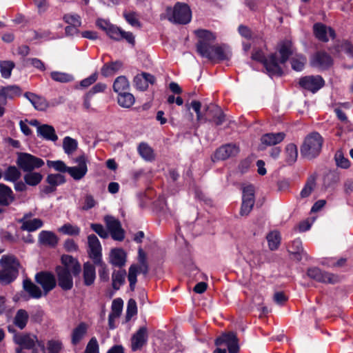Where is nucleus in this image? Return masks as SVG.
Listing matches in <instances>:
<instances>
[{"instance_id": "obj_48", "label": "nucleus", "mask_w": 353, "mask_h": 353, "mask_svg": "<svg viewBox=\"0 0 353 353\" xmlns=\"http://www.w3.org/2000/svg\"><path fill=\"white\" fill-rule=\"evenodd\" d=\"M28 314L24 310H19L14 317V324L21 330L23 329L28 322Z\"/></svg>"}, {"instance_id": "obj_37", "label": "nucleus", "mask_w": 353, "mask_h": 353, "mask_svg": "<svg viewBox=\"0 0 353 353\" xmlns=\"http://www.w3.org/2000/svg\"><path fill=\"white\" fill-rule=\"evenodd\" d=\"M23 288L34 299H39L42 296L41 289L30 280L23 281Z\"/></svg>"}, {"instance_id": "obj_58", "label": "nucleus", "mask_w": 353, "mask_h": 353, "mask_svg": "<svg viewBox=\"0 0 353 353\" xmlns=\"http://www.w3.org/2000/svg\"><path fill=\"white\" fill-rule=\"evenodd\" d=\"M47 165L60 172H67L68 166L62 161H47Z\"/></svg>"}, {"instance_id": "obj_4", "label": "nucleus", "mask_w": 353, "mask_h": 353, "mask_svg": "<svg viewBox=\"0 0 353 353\" xmlns=\"http://www.w3.org/2000/svg\"><path fill=\"white\" fill-rule=\"evenodd\" d=\"M165 14L170 21L180 24L188 23L192 18L189 6L179 2L176 3L173 8H168Z\"/></svg>"}, {"instance_id": "obj_34", "label": "nucleus", "mask_w": 353, "mask_h": 353, "mask_svg": "<svg viewBox=\"0 0 353 353\" xmlns=\"http://www.w3.org/2000/svg\"><path fill=\"white\" fill-rule=\"evenodd\" d=\"M21 229L28 232H34L41 228L43 225V222L38 218L32 219L20 223Z\"/></svg>"}, {"instance_id": "obj_9", "label": "nucleus", "mask_w": 353, "mask_h": 353, "mask_svg": "<svg viewBox=\"0 0 353 353\" xmlns=\"http://www.w3.org/2000/svg\"><path fill=\"white\" fill-rule=\"evenodd\" d=\"M74 163L78 164L77 166L68 168L67 172L75 181L82 179L88 172V159L85 154H81L73 160Z\"/></svg>"}, {"instance_id": "obj_6", "label": "nucleus", "mask_w": 353, "mask_h": 353, "mask_svg": "<svg viewBox=\"0 0 353 353\" xmlns=\"http://www.w3.org/2000/svg\"><path fill=\"white\" fill-rule=\"evenodd\" d=\"M16 163L24 172L34 171L45 164L42 159L26 152L18 153Z\"/></svg>"}, {"instance_id": "obj_40", "label": "nucleus", "mask_w": 353, "mask_h": 353, "mask_svg": "<svg viewBox=\"0 0 353 353\" xmlns=\"http://www.w3.org/2000/svg\"><path fill=\"white\" fill-rule=\"evenodd\" d=\"M117 101L120 106L129 108L134 104V97L132 94L124 92L123 93L119 94Z\"/></svg>"}, {"instance_id": "obj_53", "label": "nucleus", "mask_w": 353, "mask_h": 353, "mask_svg": "<svg viewBox=\"0 0 353 353\" xmlns=\"http://www.w3.org/2000/svg\"><path fill=\"white\" fill-rule=\"evenodd\" d=\"M307 59L305 57L301 54H296L291 59V65L293 70L296 71H301Z\"/></svg>"}, {"instance_id": "obj_57", "label": "nucleus", "mask_w": 353, "mask_h": 353, "mask_svg": "<svg viewBox=\"0 0 353 353\" xmlns=\"http://www.w3.org/2000/svg\"><path fill=\"white\" fill-rule=\"evenodd\" d=\"M123 17L126 21L133 27L139 28L141 26L137 14L134 12H123Z\"/></svg>"}, {"instance_id": "obj_60", "label": "nucleus", "mask_w": 353, "mask_h": 353, "mask_svg": "<svg viewBox=\"0 0 353 353\" xmlns=\"http://www.w3.org/2000/svg\"><path fill=\"white\" fill-rule=\"evenodd\" d=\"M84 353H99V345L96 337H92L88 343Z\"/></svg>"}, {"instance_id": "obj_54", "label": "nucleus", "mask_w": 353, "mask_h": 353, "mask_svg": "<svg viewBox=\"0 0 353 353\" xmlns=\"http://www.w3.org/2000/svg\"><path fill=\"white\" fill-rule=\"evenodd\" d=\"M122 67V63L120 61H115L109 64L105 65L102 70L101 73L104 76H110L113 74L115 72L118 71Z\"/></svg>"}, {"instance_id": "obj_39", "label": "nucleus", "mask_w": 353, "mask_h": 353, "mask_svg": "<svg viewBox=\"0 0 353 353\" xmlns=\"http://www.w3.org/2000/svg\"><path fill=\"white\" fill-rule=\"evenodd\" d=\"M285 161L288 164L294 163L298 157V150L296 145L290 143L287 145L285 150Z\"/></svg>"}, {"instance_id": "obj_26", "label": "nucleus", "mask_w": 353, "mask_h": 353, "mask_svg": "<svg viewBox=\"0 0 353 353\" xmlns=\"http://www.w3.org/2000/svg\"><path fill=\"white\" fill-rule=\"evenodd\" d=\"M126 261V254L123 249H112L110 254V263L117 267H122Z\"/></svg>"}, {"instance_id": "obj_7", "label": "nucleus", "mask_w": 353, "mask_h": 353, "mask_svg": "<svg viewBox=\"0 0 353 353\" xmlns=\"http://www.w3.org/2000/svg\"><path fill=\"white\" fill-rule=\"evenodd\" d=\"M215 345L217 347L225 345L228 347L229 353H239V346L238 339L234 332L223 334L215 340ZM214 353H227L226 349L217 347Z\"/></svg>"}, {"instance_id": "obj_51", "label": "nucleus", "mask_w": 353, "mask_h": 353, "mask_svg": "<svg viewBox=\"0 0 353 353\" xmlns=\"http://www.w3.org/2000/svg\"><path fill=\"white\" fill-rule=\"evenodd\" d=\"M212 111L214 112V117L210 119L209 121L214 123L216 125L223 124L225 121V115L219 106H212Z\"/></svg>"}, {"instance_id": "obj_17", "label": "nucleus", "mask_w": 353, "mask_h": 353, "mask_svg": "<svg viewBox=\"0 0 353 353\" xmlns=\"http://www.w3.org/2000/svg\"><path fill=\"white\" fill-rule=\"evenodd\" d=\"M108 36L116 41L125 39L127 42L134 45L135 40L133 34L130 32H125L117 26L112 25L106 32Z\"/></svg>"}, {"instance_id": "obj_27", "label": "nucleus", "mask_w": 353, "mask_h": 353, "mask_svg": "<svg viewBox=\"0 0 353 353\" xmlns=\"http://www.w3.org/2000/svg\"><path fill=\"white\" fill-rule=\"evenodd\" d=\"M24 96L30 101L34 108L38 110L43 111L48 107V103L43 97L32 92H26Z\"/></svg>"}, {"instance_id": "obj_55", "label": "nucleus", "mask_w": 353, "mask_h": 353, "mask_svg": "<svg viewBox=\"0 0 353 353\" xmlns=\"http://www.w3.org/2000/svg\"><path fill=\"white\" fill-rule=\"evenodd\" d=\"M334 159L338 167L344 169L348 168L350 167V162L348 159L344 157L342 151L338 150L335 153Z\"/></svg>"}, {"instance_id": "obj_50", "label": "nucleus", "mask_w": 353, "mask_h": 353, "mask_svg": "<svg viewBox=\"0 0 353 353\" xmlns=\"http://www.w3.org/2000/svg\"><path fill=\"white\" fill-rule=\"evenodd\" d=\"M50 77L52 80L59 83H68L73 80L72 74L59 71H53L50 73Z\"/></svg>"}, {"instance_id": "obj_64", "label": "nucleus", "mask_w": 353, "mask_h": 353, "mask_svg": "<svg viewBox=\"0 0 353 353\" xmlns=\"http://www.w3.org/2000/svg\"><path fill=\"white\" fill-rule=\"evenodd\" d=\"M90 228L94 231L100 237L106 239L108 236V233L101 224L92 223Z\"/></svg>"}, {"instance_id": "obj_5", "label": "nucleus", "mask_w": 353, "mask_h": 353, "mask_svg": "<svg viewBox=\"0 0 353 353\" xmlns=\"http://www.w3.org/2000/svg\"><path fill=\"white\" fill-rule=\"evenodd\" d=\"M196 35L199 38V41L196 44V50L198 53L205 58L212 57V52L210 51L212 45L216 36L211 32L206 30H198L195 31Z\"/></svg>"}, {"instance_id": "obj_38", "label": "nucleus", "mask_w": 353, "mask_h": 353, "mask_svg": "<svg viewBox=\"0 0 353 353\" xmlns=\"http://www.w3.org/2000/svg\"><path fill=\"white\" fill-rule=\"evenodd\" d=\"M20 170L14 165L9 166L3 174L4 180L10 182H17L21 177Z\"/></svg>"}, {"instance_id": "obj_31", "label": "nucleus", "mask_w": 353, "mask_h": 353, "mask_svg": "<svg viewBox=\"0 0 353 353\" xmlns=\"http://www.w3.org/2000/svg\"><path fill=\"white\" fill-rule=\"evenodd\" d=\"M14 199L12 190L8 186L0 183V205H8Z\"/></svg>"}, {"instance_id": "obj_59", "label": "nucleus", "mask_w": 353, "mask_h": 353, "mask_svg": "<svg viewBox=\"0 0 353 353\" xmlns=\"http://www.w3.org/2000/svg\"><path fill=\"white\" fill-rule=\"evenodd\" d=\"M62 348V343L59 340H50L47 343L48 353H59Z\"/></svg>"}, {"instance_id": "obj_14", "label": "nucleus", "mask_w": 353, "mask_h": 353, "mask_svg": "<svg viewBox=\"0 0 353 353\" xmlns=\"http://www.w3.org/2000/svg\"><path fill=\"white\" fill-rule=\"evenodd\" d=\"M37 283L41 285L44 295L52 290L56 286V279L53 274L49 272H39L35 276Z\"/></svg>"}, {"instance_id": "obj_29", "label": "nucleus", "mask_w": 353, "mask_h": 353, "mask_svg": "<svg viewBox=\"0 0 353 353\" xmlns=\"http://www.w3.org/2000/svg\"><path fill=\"white\" fill-rule=\"evenodd\" d=\"M37 134L46 140L55 141L58 139L54 128L50 125L43 124L39 126L37 129Z\"/></svg>"}, {"instance_id": "obj_32", "label": "nucleus", "mask_w": 353, "mask_h": 353, "mask_svg": "<svg viewBox=\"0 0 353 353\" xmlns=\"http://www.w3.org/2000/svg\"><path fill=\"white\" fill-rule=\"evenodd\" d=\"M285 136L283 132L268 133L262 136L261 141L263 144L266 145H273L281 142Z\"/></svg>"}, {"instance_id": "obj_36", "label": "nucleus", "mask_w": 353, "mask_h": 353, "mask_svg": "<svg viewBox=\"0 0 353 353\" xmlns=\"http://www.w3.org/2000/svg\"><path fill=\"white\" fill-rule=\"evenodd\" d=\"M23 176L24 182L30 186H36L41 183L43 179V175L38 172L29 171Z\"/></svg>"}, {"instance_id": "obj_52", "label": "nucleus", "mask_w": 353, "mask_h": 353, "mask_svg": "<svg viewBox=\"0 0 353 353\" xmlns=\"http://www.w3.org/2000/svg\"><path fill=\"white\" fill-rule=\"evenodd\" d=\"M58 231L63 234L77 236L79 234L81 229L77 225L70 223H65L59 228Z\"/></svg>"}, {"instance_id": "obj_16", "label": "nucleus", "mask_w": 353, "mask_h": 353, "mask_svg": "<svg viewBox=\"0 0 353 353\" xmlns=\"http://www.w3.org/2000/svg\"><path fill=\"white\" fill-rule=\"evenodd\" d=\"M299 85L304 89L315 92L323 86L324 81L319 75L306 76L300 79Z\"/></svg>"}, {"instance_id": "obj_13", "label": "nucleus", "mask_w": 353, "mask_h": 353, "mask_svg": "<svg viewBox=\"0 0 353 353\" xmlns=\"http://www.w3.org/2000/svg\"><path fill=\"white\" fill-rule=\"evenodd\" d=\"M310 63L314 68L319 70H325L332 65L333 60L327 52L319 51L311 57Z\"/></svg>"}, {"instance_id": "obj_20", "label": "nucleus", "mask_w": 353, "mask_h": 353, "mask_svg": "<svg viewBox=\"0 0 353 353\" xmlns=\"http://www.w3.org/2000/svg\"><path fill=\"white\" fill-rule=\"evenodd\" d=\"M155 81L156 79L152 74L147 72H142L134 77V84L138 90H145L149 84H154Z\"/></svg>"}, {"instance_id": "obj_23", "label": "nucleus", "mask_w": 353, "mask_h": 353, "mask_svg": "<svg viewBox=\"0 0 353 353\" xmlns=\"http://www.w3.org/2000/svg\"><path fill=\"white\" fill-rule=\"evenodd\" d=\"M148 272V265L146 263V270L144 271L143 263H139V265L133 264L132 265L128 271V281L130 283V287L132 290H134L135 285L137 283V276L138 273H143L146 274Z\"/></svg>"}, {"instance_id": "obj_30", "label": "nucleus", "mask_w": 353, "mask_h": 353, "mask_svg": "<svg viewBox=\"0 0 353 353\" xmlns=\"http://www.w3.org/2000/svg\"><path fill=\"white\" fill-rule=\"evenodd\" d=\"M39 241L41 244L54 247L57 244L58 238L54 232L43 230L39 234Z\"/></svg>"}, {"instance_id": "obj_43", "label": "nucleus", "mask_w": 353, "mask_h": 353, "mask_svg": "<svg viewBox=\"0 0 353 353\" xmlns=\"http://www.w3.org/2000/svg\"><path fill=\"white\" fill-rule=\"evenodd\" d=\"M128 81L123 76H120L117 77L113 84V89L114 92L119 94L123 93L128 89Z\"/></svg>"}, {"instance_id": "obj_18", "label": "nucleus", "mask_w": 353, "mask_h": 353, "mask_svg": "<svg viewBox=\"0 0 353 353\" xmlns=\"http://www.w3.org/2000/svg\"><path fill=\"white\" fill-rule=\"evenodd\" d=\"M88 243L90 257L93 260L94 263H101V260H102L101 245L99 240L94 234H90L88 236Z\"/></svg>"}, {"instance_id": "obj_63", "label": "nucleus", "mask_w": 353, "mask_h": 353, "mask_svg": "<svg viewBox=\"0 0 353 353\" xmlns=\"http://www.w3.org/2000/svg\"><path fill=\"white\" fill-rule=\"evenodd\" d=\"M137 313V307L136 301L134 299H130L128 302L126 319L130 320L134 315Z\"/></svg>"}, {"instance_id": "obj_41", "label": "nucleus", "mask_w": 353, "mask_h": 353, "mask_svg": "<svg viewBox=\"0 0 353 353\" xmlns=\"http://www.w3.org/2000/svg\"><path fill=\"white\" fill-rule=\"evenodd\" d=\"M316 187V178L314 176H310L306 183L305 184L303 188L300 192V197L301 199L307 198L308 197L314 189Z\"/></svg>"}, {"instance_id": "obj_49", "label": "nucleus", "mask_w": 353, "mask_h": 353, "mask_svg": "<svg viewBox=\"0 0 353 353\" xmlns=\"http://www.w3.org/2000/svg\"><path fill=\"white\" fill-rule=\"evenodd\" d=\"M46 182L57 189L58 185L65 182V176L61 174H50L46 176Z\"/></svg>"}, {"instance_id": "obj_25", "label": "nucleus", "mask_w": 353, "mask_h": 353, "mask_svg": "<svg viewBox=\"0 0 353 353\" xmlns=\"http://www.w3.org/2000/svg\"><path fill=\"white\" fill-rule=\"evenodd\" d=\"M147 341V329L145 327L139 330L132 337V350L136 351L140 349Z\"/></svg>"}, {"instance_id": "obj_3", "label": "nucleus", "mask_w": 353, "mask_h": 353, "mask_svg": "<svg viewBox=\"0 0 353 353\" xmlns=\"http://www.w3.org/2000/svg\"><path fill=\"white\" fill-rule=\"evenodd\" d=\"M0 280L6 283L12 282L18 274L19 263L13 255H3L0 259Z\"/></svg>"}, {"instance_id": "obj_15", "label": "nucleus", "mask_w": 353, "mask_h": 353, "mask_svg": "<svg viewBox=\"0 0 353 353\" xmlns=\"http://www.w3.org/2000/svg\"><path fill=\"white\" fill-rule=\"evenodd\" d=\"M70 272L67 268H56L58 285L63 290L68 291L73 287V279Z\"/></svg>"}, {"instance_id": "obj_22", "label": "nucleus", "mask_w": 353, "mask_h": 353, "mask_svg": "<svg viewBox=\"0 0 353 353\" xmlns=\"http://www.w3.org/2000/svg\"><path fill=\"white\" fill-rule=\"evenodd\" d=\"M21 89L15 85L1 87L0 88V101L6 103L7 99H12L17 97L21 96Z\"/></svg>"}, {"instance_id": "obj_62", "label": "nucleus", "mask_w": 353, "mask_h": 353, "mask_svg": "<svg viewBox=\"0 0 353 353\" xmlns=\"http://www.w3.org/2000/svg\"><path fill=\"white\" fill-rule=\"evenodd\" d=\"M65 21L73 27H79L81 26L80 17L76 14H68L64 16Z\"/></svg>"}, {"instance_id": "obj_12", "label": "nucleus", "mask_w": 353, "mask_h": 353, "mask_svg": "<svg viewBox=\"0 0 353 353\" xmlns=\"http://www.w3.org/2000/svg\"><path fill=\"white\" fill-rule=\"evenodd\" d=\"M104 221L112 238L115 241H123L125 237V231L120 221L112 216H105Z\"/></svg>"}, {"instance_id": "obj_10", "label": "nucleus", "mask_w": 353, "mask_h": 353, "mask_svg": "<svg viewBox=\"0 0 353 353\" xmlns=\"http://www.w3.org/2000/svg\"><path fill=\"white\" fill-rule=\"evenodd\" d=\"M14 341L19 345L18 347H21V350L23 348L32 349L37 343L41 350L45 352L44 343L42 341H39L34 335L28 334H16L14 336Z\"/></svg>"}, {"instance_id": "obj_46", "label": "nucleus", "mask_w": 353, "mask_h": 353, "mask_svg": "<svg viewBox=\"0 0 353 353\" xmlns=\"http://www.w3.org/2000/svg\"><path fill=\"white\" fill-rule=\"evenodd\" d=\"M15 64L12 61H0V72L4 79H9L11 76L12 71Z\"/></svg>"}, {"instance_id": "obj_28", "label": "nucleus", "mask_w": 353, "mask_h": 353, "mask_svg": "<svg viewBox=\"0 0 353 353\" xmlns=\"http://www.w3.org/2000/svg\"><path fill=\"white\" fill-rule=\"evenodd\" d=\"M83 283L87 286L92 285L94 282L96 278L95 268L89 262L83 264Z\"/></svg>"}, {"instance_id": "obj_47", "label": "nucleus", "mask_w": 353, "mask_h": 353, "mask_svg": "<svg viewBox=\"0 0 353 353\" xmlns=\"http://www.w3.org/2000/svg\"><path fill=\"white\" fill-rule=\"evenodd\" d=\"M268 246L271 250H276L281 243V236L279 232L272 231L267 236Z\"/></svg>"}, {"instance_id": "obj_21", "label": "nucleus", "mask_w": 353, "mask_h": 353, "mask_svg": "<svg viewBox=\"0 0 353 353\" xmlns=\"http://www.w3.org/2000/svg\"><path fill=\"white\" fill-rule=\"evenodd\" d=\"M314 33L319 40L324 42L327 41L329 38H334L335 36L333 29L320 23L314 25Z\"/></svg>"}, {"instance_id": "obj_2", "label": "nucleus", "mask_w": 353, "mask_h": 353, "mask_svg": "<svg viewBox=\"0 0 353 353\" xmlns=\"http://www.w3.org/2000/svg\"><path fill=\"white\" fill-rule=\"evenodd\" d=\"M323 143V139L318 132L308 134L301 148V155L309 159L315 158L320 154Z\"/></svg>"}, {"instance_id": "obj_35", "label": "nucleus", "mask_w": 353, "mask_h": 353, "mask_svg": "<svg viewBox=\"0 0 353 353\" xmlns=\"http://www.w3.org/2000/svg\"><path fill=\"white\" fill-rule=\"evenodd\" d=\"M88 326L85 323H81L75 327L72 334V343L78 344L86 334Z\"/></svg>"}, {"instance_id": "obj_61", "label": "nucleus", "mask_w": 353, "mask_h": 353, "mask_svg": "<svg viewBox=\"0 0 353 353\" xmlns=\"http://www.w3.org/2000/svg\"><path fill=\"white\" fill-rule=\"evenodd\" d=\"M96 205L97 201L94 196L91 194H87L83 198V205L81 206V209L83 210H88L94 208Z\"/></svg>"}, {"instance_id": "obj_11", "label": "nucleus", "mask_w": 353, "mask_h": 353, "mask_svg": "<svg viewBox=\"0 0 353 353\" xmlns=\"http://www.w3.org/2000/svg\"><path fill=\"white\" fill-rule=\"evenodd\" d=\"M307 274L310 279L320 283L334 284L339 281L336 275L323 271L316 267L309 268Z\"/></svg>"}, {"instance_id": "obj_44", "label": "nucleus", "mask_w": 353, "mask_h": 353, "mask_svg": "<svg viewBox=\"0 0 353 353\" xmlns=\"http://www.w3.org/2000/svg\"><path fill=\"white\" fill-rule=\"evenodd\" d=\"M78 143L77 141L70 137H65L63 141V148L64 152L70 155L73 154L77 149Z\"/></svg>"}, {"instance_id": "obj_24", "label": "nucleus", "mask_w": 353, "mask_h": 353, "mask_svg": "<svg viewBox=\"0 0 353 353\" xmlns=\"http://www.w3.org/2000/svg\"><path fill=\"white\" fill-rule=\"evenodd\" d=\"M61 261L63 266H58L57 268H67L74 276H78L80 274L81 270V265L72 256L63 255L61 257Z\"/></svg>"}, {"instance_id": "obj_33", "label": "nucleus", "mask_w": 353, "mask_h": 353, "mask_svg": "<svg viewBox=\"0 0 353 353\" xmlns=\"http://www.w3.org/2000/svg\"><path fill=\"white\" fill-rule=\"evenodd\" d=\"M210 51L212 52V57L208 58V59L212 60L217 59L219 60L228 59L230 56V52L225 49L223 46H212Z\"/></svg>"}, {"instance_id": "obj_8", "label": "nucleus", "mask_w": 353, "mask_h": 353, "mask_svg": "<svg viewBox=\"0 0 353 353\" xmlns=\"http://www.w3.org/2000/svg\"><path fill=\"white\" fill-rule=\"evenodd\" d=\"M254 187L247 185L243 188L242 204L240 210L241 216H248L254 205Z\"/></svg>"}, {"instance_id": "obj_42", "label": "nucleus", "mask_w": 353, "mask_h": 353, "mask_svg": "<svg viewBox=\"0 0 353 353\" xmlns=\"http://www.w3.org/2000/svg\"><path fill=\"white\" fill-rule=\"evenodd\" d=\"M126 272L125 270L114 271L112 275V287L117 290L124 283Z\"/></svg>"}, {"instance_id": "obj_45", "label": "nucleus", "mask_w": 353, "mask_h": 353, "mask_svg": "<svg viewBox=\"0 0 353 353\" xmlns=\"http://www.w3.org/2000/svg\"><path fill=\"white\" fill-rule=\"evenodd\" d=\"M138 152L141 157L146 161H151L154 159L153 150L146 143H141L139 145Z\"/></svg>"}, {"instance_id": "obj_1", "label": "nucleus", "mask_w": 353, "mask_h": 353, "mask_svg": "<svg viewBox=\"0 0 353 353\" xmlns=\"http://www.w3.org/2000/svg\"><path fill=\"white\" fill-rule=\"evenodd\" d=\"M278 51L280 55L279 59L276 54H270L268 58L265 59L263 53L261 50H256L252 54V59L257 61L263 62L264 66L270 75L282 74L283 71L281 64L285 63L289 57L294 54V48L290 40H285L279 44Z\"/></svg>"}, {"instance_id": "obj_19", "label": "nucleus", "mask_w": 353, "mask_h": 353, "mask_svg": "<svg viewBox=\"0 0 353 353\" xmlns=\"http://www.w3.org/2000/svg\"><path fill=\"white\" fill-rule=\"evenodd\" d=\"M239 152V148L234 144L222 145L216 150L213 156V161L225 160L236 155Z\"/></svg>"}, {"instance_id": "obj_56", "label": "nucleus", "mask_w": 353, "mask_h": 353, "mask_svg": "<svg viewBox=\"0 0 353 353\" xmlns=\"http://www.w3.org/2000/svg\"><path fill=\"white\" fill-rule=\"evenodd\" d=\"M123 302L121 299H116L112 301L110 318L119 317L122 312Z\"/></svg>"}]
</instances>
